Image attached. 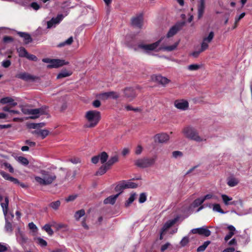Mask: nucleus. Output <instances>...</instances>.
<instances>
[{
    "label": "nucleus",
    "mask_w": 252,
    "mask_h": 252,
    "mask_svg": "<svg viewBox=\"0 0 252 252\" xmlns=\"http://www.w3.org/2000/svg\"><path fill=\"white\" fill-rule=\"evenodd\" d=\"M40 174L42 177L38 176L35 177V180L39 184L42 186H47L51 185L56 179V176L55 173L45 170H41Z\"/></svg>",
    "instance_id": "obj_1"
},
{
    "label": "nucleus",
    "mask_w": 252,
    "mask_h": 252,
    "mask_svg": "<svg viewBox=\"0 0 252 252\" xmlns=\"http://www.w3.org/2000/svg\"><path fill=\"white\" fill-rule=\"evenodd\" d=\"M86 118L89 124H86L87 127H94L98 123L101 119L100 113L96 110H91L86 112Z\"/></svg>",
    "instance_id": "obj_2"
},
{
    "label": "nucleus",
    "mask_w": 252,
    "mask_h": 252,
    "mask_svg": "<svg viewBox=\"0 0 252 252\" xmlns=\"http://www.w3.org/2000/svg\"><path fill=\"white\" fill-rule=\"evenodd\" d=\"M157 159V156H155L152 158L144 157L139 158L134 162V164L141 168H145L153 165Z\"/></svg>",
    "instance_id": "obj_3"
},
{
    "label": "nucleus",
    "mask_w": 252,
    "mask_h": 252,
    "mask_svg": "<svg viewBox=\"0 0 252 252\" xmlns=\"http://www.w3.org/2000/svg\"><path fill=\"white\" fill-rule=\"evenodd\" d=\"M184 135L188 138L197 142H200L203 139L199 136L197 130L193 127L188 126L184 128L182 131Z\"/></svg>",
    "instance_id": "obj_4"
},
{
    "label": "nucleus",
    "mask_w": 252,
    "mask_h": 252,
    "mask_svg": "<svg viewBox=\"0 0 252 252\" xmlns=\"http://www.w3.org/2000/svg\"><path fill=\"white\" fill-rule=\"evenodd\" d=\"M161 40L162 38H160L157 41L149 44L139 43L138 44L137 47L145 51L146 53H149L150 51L155 50L159 46Z\"/></svg>",
    "instance_id": "obj_5"
},
{
    "label": "nucleus",
    "mask_w": 252,
    "mask_h": 252,
    "mask_svg": "<svg viewBox=\"0 0 252 252\" xmlns=\"http://www.w3.org/2000/svg\"><path fill=\"white\" fill-rule=\"evenodd\" d=\"M124 97L128 101L133 100L137 96V94L135 88L133 87H127L124 90Z\"/></svg>",
    "instance_id": "obj_6"
},
{
    "label": "nucleus",
    "mask_w": 252,
    "mask_h": 252,
    "mask_svg": "<svg viewBox=\"0 0 252 252\" xmlns=\"http://www.w3.org/2000/svg\"><path fill=\"white\" fill-rule=\"evenodd\" d=\"M46 107H42L39 108L31 109L27 110V113L34 116L30 117L31 119H34L39 117L40 115L45 113Z\"/></svg>",
    "instance_id": "obj_7"
},
{
    "label": "nucleus",
    "mask_w": 252,
    "mask_h": 252,
    "mask_svg": "<svg viewBox=\"0 0 252 252\" xmlns=\"http://www.w3.org/2000/svg\"><path fill=\"white\" fill-rule=\"evenodd\" d=\"M131 24L134 27L138 29H141L143 26V16L142 14H139L138 15L131 18Z\"/></svg>",
    "instance_id": "obj_8"
},
{
    "label": "nucleus",
    "mask_w": 252,
    "mask_h": 252,
    "mask_svg": "<svg viewBox=\"0 0 252 252\" xmlns=\"http://www.w3.org/2000/svg\"><path fill=\"white\" fill-rule=\"evenodd\" d=\"M191 232L192 234H198L205 237H208L211 234V231L204 226L192 229Z\"/></svg>",
    "instance_id": "obj_9"
},
{
    "label": "nucleus",
    "mask_w": 252,
    "mask_h": 252,
    "mask_svg": "<svg viewBox=\"0 0 252 252\" xmlns=\"http://www.w3.org/2000/svg\"><path fill=\"white\" fill-rule=\"evenodd\" d=\"M184 23H180L175 24L169 30L167 34V37H171L176 34L178 31L181 30L182 27L184 26Z\"/></svg>",
    "instance_id": "obj_10"
},
{
    "label": "nucleus",
    "mask_w": 252,
    "mask_h": 252,
    "mask_svg": "<svg viewBox=\"0 0 252 252\" xmlns=\"http://www.w3.org/2000/svg\"><path fill=\"white\" fill-rule=\"evenodd\" d=\"M99 97L102 99H107L109 97L116 99L119 98V95L117 93L115 92L111 91L109 92L101 93L99 94Z\"/></svg>",
    "instance_id": "obj_11"
},
{
    "label": "nucleus",
    "mask_w": 252,
    "mask_h": 252,
    "mask_svg": "<svg viewBox=\"0 0 252 252\" xmlns=\"http://www.w3.org/2000/svg\"><path fill=\"white\" fill-rule=\"evenodd\" d=\"M16 78L21 79L25 81L30 80L34 81L36 79V77L32 75L27 72H21L16 75Z\"/></svg>",
    "instance_id": "obj_12"
},
{
    "label": "nucleus",
    "mask_w": 252,
    "mask_h": 252,
    "mask_svg": "<svg viewBox=\"0 0 252 252\" xmlns=\"http://www.w3.org/2000/svg\"><path fill=\"white\" fill-rule=\"evenodd\" d=\"M152 79L162 86H165L170 82L169 79L161 75H154L152 76Z\"/></svg>",
    "instance_id": "obj_13"
},
{
    "label": "nucleus",
    "mask_w": 252,
    "mask_h": 252,
    "mask_svg": "<svg viewBox=\"0 0 252 252\" xmlns=\"http://www.w3.org/2000/svg\"><path fill=\"white\" fill-rule=\"evenodd\" d=\"M68 63V62H65L63 60H60V59H53V62H52V64H50L48 65L47 67L49 68H58L59 67L62 66L63 65H66Z\"/></svg>",
    "instance_id": "obj_14"
},
{
    "label": "nucleus",
    "mask_w": 252,
    "mask_h": 252,
    "mask_svg": "<svg viewBox=\"0 0 252 252\" xmlns=\"http://www.w3.org/2000/svg\"><path fill=\"white\" fill-rule=\"evenodd\" d=\"M175 106L181 110H185L188 109L189 104L187 100H176L174 102Z\"/></svg>",
    "instance_id": "obj_15"
},
{
    "label": "nucleus",
    "mask_w": 252,
    "mask_h": 252,
    "mask_svg": "<svg viewBox=\"0 0 252 252\" xmlns=\"http://www.w3.org/2000/svg\"><path fill=\"white\" fill-rule=\"evenodd\" d=\"M3 197L0 194V203L1 208H2L3 213L4 215L7 214L9 204V199L8 196L4 197V202H2Z\"/></svg>",
    "instance_id": "obj_16"
},
{
    "label": "nucleus",
    "mask_w": 252,
    "mask_h": 252,
    "mask_svg": "<svg viewBox=\"0 0 252 252\" xmlns=\"http://www.w3.org/2000/svg\"><path fill=\"white\" fill-rule=\"evenodd\" d=\"M63 19V16L62 14L58 15L55 18H52L50 21L47 22V28L50 29L53 26L59 24Z\"/></svg>",
    "instance_id": "obj_17"
},
{
    "label": "nucleus",
    "mask_w": 252,
    "mask_h": 252,
    "mask_svg": "<svg viewBox=\"0 0 252 252\" xmlns=\"http://www.w3.org/2000/svg\"><path fill=\"white\" fill-rule=\"evenodd\" d=\"M17 34L21 37L24 39V43L25 44H29L32 42V38L31 35L25 32H17Z\"/></svg>",
    "instance_id": "obj_18"
},
{
    "label": "nucleus",
    "mask_w": 252,
    "mask_h": 252,
    "mask_svg": "<svg viewBox=\"0 0 252 252\" xmlns=\"http://www.w3.org/2000/svg\"><path fill=\"white\" fill-rule=\"evenodd\" d=\"M0 175L6 180L10 181L13 182L14 184H19V182L18 180L13 177L10 176V175L4 171L0 170Z\"/></svg>",
    "instance_id": "obj_19"
},
{
    "label": "nucleus",
    "mask_w": 252,
    "mask_h": 252,
    "mask_svg": "<svg viewBox=\"0 0 252 252\" xmlns=\"http://www.w3.org/2000/svg\"><path fill=\"white\" fill-rule=\"evenodd\" d=\"M169 136L166 133L158 134L155 136V141L159 143H164L168 141Z\"/></svg>",
    "instance_id": "obj_20"
},
{
    "label": "nucleus",
    "mask_w": 252,
    "mask_h": 252,
    "mask_svg": "<svg viewBox=\"0 0 252 252\" xmlns=\"http://www.w3.org/2000/svg\"><path fill=\"white\" fill-rule=\"evenodd\" d=\"M205 10V1L204 0H200V4L197 8V17L198 19H201L204 12Z\"/></svg>",
    "instance_id": "obj_21"
},
{
    "label": "nucleus",
    "mask_w": 252,
    "mask_h": 252,
    "mask_svg": "<svg viewBox=\"0 0 252 252\" xmlns=\"http://www.w3.org/2000/svg\"><path fill=\"white\" fill-rule=\"evenodd\" d=\"M0 103L2 104L9 103L11 107H14L17 105V103L14 102V99L10 97H5L2 98L0 100Z\"/></svg>",
    "instance_id": "obj_22"
},
{
    "label": "nucleus",
    "mask_w": 252,
    "mask_h": 252,
    "mask_svg": "<svg viewBox=\"0 0 252 252\" xmlns=\"http://www.w3.org/2000/svg\"><path fill=\"white\" fill-rule=\"evenodd\" d=\"M120 193H118L117 194L114 195H111L106 199H104L103 203L105 204H110L111 205H113L115 204L117 198L118 197Z\"/></svg>",
    "instance_id": "obj_23"
},
{
    "label": "nucleus",
    "mask_w": 252,
    "mask_h": 252,
    "mask_svg": "<svg viewBox=\"0 0 252 252\" xmlns=\"http://www.w3.org/2000/svg\"><path fill=\"white\" fill-rule=\"evenodd\" d=\"M177 221V219L175 218L166 221L161 228L162 232H164L170 227L172 226Z\"/></svg>",
    "instance_id": "obj_24"
},
{
    "label": "nucleus",
    "mask_w": 252,
    "mask_h": 252,
    "mask_svg": "<svg viewBox=\"0 0 252 252\" xmlns=\"http://www.w3.org/2000/svg\"><path fill=\"white\" fill-rule=\"evenodd\" d=\"M239 182V181L238 179L233 177H230L227 179V184L228 186L233 187L237 186Z\"/></svg>",
    "instance_id": "obj_25"
},
{
    "label": "nucleus",
    "mask_w": 252,
    "mask_h": 252,
    "mask_svg": "<svg viewBox=\"0 0 252 252\" xmlns=\"http://www.w3.org/2000/svg\"><path fill=\"white\" fill-rule=\"evenodd\" d=\"M119 160V158L117 155H115L111 157L107 162L105 164L110 168L115 163L118 162Z\"/></svg>",
    "instance_id": "obj_26"
},
{
    "label": "nucleus",
    "mask_w": 252,
    "mask_h": 252,
    "mask_svg": "<svg viewBox=\"0 0 252 252\" xmlns=\"http://www.w3.org/2000/svg\"><path fill=\"white\" fill-rule=\"evenodd\" d=\"M122 183L123 184L125 189H135L138 186L137 184L130 181L126 182L125 181H122Z\"/></svg>",
    "instance_id": "obj_27"
},
{
    "label": "nucleus",
    "mask_w": 252,
    "mask_h": 252,
    "mask_svg": "<svg viewBox=\"0 0 252 252\" xmlns=\"http://www.w3.org/2000/svg\"><path fill=\"white\" fill-rule=\"evenodd\" d=\"M109 169L110 168L104 164L100 167L98 171L96 172L95 175L97 176L102 175Z\"/></svg>",
    "instance_id": "obj_28"
},
{
    "label": "nucleus",
    "mask_w": 252,
    "mask_h": 252,
    "mask_svg": "<svg viewBox=\"0 0 252 252\" xmlns=\"http://www.w3.org/2000/svg\"><path fill=\"white\" fill-rule=\"evenodd\" d=\"M70 0H67L66 1L62 2L60 5V7L63 9L73 8L75 6V5H71V2Z\"/></svg>",
    "instance_id": "obj_29"
},
{
    "label": "nucleus",
    "mask_w": 252,
    "mask_h": 252,
    "mask_svg": "<svg viewBox=\"0 0 252 252\" xmlns=\"http://www.w3.org/2000/svg\"><path fill=\"white\" fill-rule=\"evenodd\" d=\"M17 52L19 54V56L21 58H26L28 54V51L26 50V49L23 47H21L17 49Z\"/></svg>",
    "instance_id": "obj_30"
},
{
    "label": "nucleus",
    "mask_w": 252,
    "mask_h": 252,
    "mask_svg": "<svg viewBox=\"0 0 252 252\" xmlns=\"http://www.w3.org/2000/svg\"><path fill=\"white\" fill-rule=\"evenodd\" d=\"M72 74V72L71 71L65 70L61 71L57 75V79H61L63 78H64L66 77H68L70 76Z\"/></svg>",
    "instance_id": "obj_31"
},
{
    "label": "nucleus",
    "mask_w": 252,
    "mask_h": 252,
    "mask_svg": "<svg viewBox=\"0 0 252 252\" xmlns=\"http://www.w3.org/2000/svg\"><path fill=\"white\" fill-rule=\"evenodd\" d=\"M98 156H99V159L101 163H105L107 162V160L108 158V155L105 152H103L100 153Z\"/></svg>",
    "instance_id": "obj_32"
},
{
    "label": "nucleus",
    "mask_w": 252,
    "mask_h": 252,
    "mask_svg": "<svg viewBox=\"0 0 252 252\" xmlns=\"http://www.w3.org/2000/svg\"><path fill=\"white\" fill-rule=\"evenodd\" d=\"M178 44H179V42H177L175 43L173 45H172L170 46H164V47H162L161 49H163V50L167 51H173L174 50H175L177 48Z\"/></svg>",
    "instance_id": "obj_33"
},
{
    "label": "nucleus",
    "mask_w": 252,
    "mask_h": 252,
    "mask_svg": "<svg viewBox=\"0 0 252 252\" xmlns=\"http://www.w3.org/2000/svg\"><path fill=\"white\" fill-rule=\"evenodd\" d=\"M221 198H222L223 202L225 204V205H228L229 204H231V205L234 204V203L233 202L229 203V201L232 200V198L231 197H229L227 195L222 194Z\"/></svg>",
    "instance_id": "obj_34"
},
{
    "label": "nucleus",
    "mask_w": 252,
    "mask_h": 252,
    "mask_svg": "<svg viewBox=\"0 0 252 252\" xmlns=\"http://www.w3.org/2000/svg\"><path fill=\"white\" fill-rule=\"evenodd\" d=\"M53 225H50L49 224H46L43 227V229L48 233L50 236H52L54 234L53 230L51 229V226Z\"/></svg>",
    "instance_id": "obj_35"
},
{
    "label": "nucleus",
    "mask_w": 252,
    "mask_h": 252,
    "mask_svg": "<svg viewBox=\"0 0 252 252\" xmlns=\"http://www.w3.org/2000/svg\"><path fill=\"white\" fill-rule=\"evenodd\" d=\"M61 205V201L60 200H57L56 201L51 202L49 206L52 208L54 210H57L59 208V207Z\"/></svg>",
    "instance_id": "obj_36"
},
{
    "label": "nucleus",
    "mask_w": 252,
    "mask_h": 252,
    "mask_svg": "<svg viewBox=\"0 0 252 252\" xmlns=\"http://www.w3.org/2000/svg\"><path fill=\"white\" fill-rule=\"evenodd\" d=\"M211 242L210 241H207L204 242V243L200 246L197 249V252H204L208 246L210 244Z\"/></svg>",
    "instance_id": "obj_37"
},
{
    "label": "nucleus",
    "mask_w": 252,
    "mask_h": 252,
    "mask_svg": "<svg viewBox=\"0 0 252 252\" xmlns=\"http://www.w3.org/2000/svg\"><path fill=\"white\" fill-rule=\"evenodd\" d=\"M73 37L72 36H71L69 38H68L67 40H66L65 41L60 43L58 45V47H62L63 46H64L66 45H71L72 44V43L73 42Z\"/></svg>",
    "instance_id": "obj_38"
},
{
    "label": "nucleus",
    "mask_w": 252,
    "mask_h": 252,
    "mask_svg": "<svg viewBox=\"0 0 252 252\" xmlns=\"http://www.w3.org/2000/svg\"><path fill=\"white\" fill-rule=\"evenodd\" d=\"M17 160L18 162H19L24 165H27L29 163L28 159L27 158L22 156H19L17 157Z\"/></svg>",
    "instance_id": "obj_39"
},
{
    "label": "nucleus",
    "mask_w": 252,
    "mask_h": 252,
    "mask_svg": "<svg viewBox=\"0 0 252 252\" xmlns=\"http://www.w3.org/2000/svg\"><path fill=\"white\" fill-rule=\"evenodd\" d=\"M85 212L84 209H81L76 212L74 217L75 219L78 220L80 218L85 215Z\"/></svg>",
    "instance_id": "obj_40"
},
{
    "label": "nucleus",
    "mask_w": 252,
    "mask_h": 252,
    "mask_svg": "<svg viewBox=\"0 0 252 252\" xmlns=\"http://www.w3.org/2000/svg\"><path fill=\"white\" fill-rule=\"evenodd\" d=\"M136 193H134L130 195L128 200L125 203L126 207H128L130 204H131L135 199Z\"/></svg>",
    "instance_id": "obj_41"
},
{
    "label": "nucleus",
    "mask_w": 252,
    "mask_h": 252,
    "mask_svg": "<svg viewBox=\"0 0 252 252\" xmlns=\"http://www.w3.org/2000/svg\"><path fill=\"white\" fill-rule=\"evenodd\" d=\"M5 229L6 232L12 233L13 231L12 225L11 222L6 220Z\"/></svg>",
    "instance_id": "obj_42"
},
{
    "label": "nucleus",
    "mask_w": 252,
    "mask_h": 252,
    "mask_svg": "<svg viewBox=\"0 0 252 252\" xmlns=\"http://www.w3.org/2000/svg\"><path fill=\"white\" fill-rule=\"evenodd\" d=\"M214 36V33L213 32H211L208 36L206 37H204L203 38V40L204 41L206 42L207 43H209L211 42L212 40L213 37Z\"/></svg>",
    "instance_id": "obj_43"
},
{
    "label": "nucleus",
    "mask_w": 252,
    "mask_h": 252,
    "mask_svg": "<svg viewBox=\"0 0 252 252\" xmlns=\"http://www.w3.org/2000/svg\"><path fill=\"white\" fill-rule=\"evenodd\" d=\"M204 202V201L202 198H198L193 201V206L194 207H198L199 206L201 205Z\"/></svg>",
    "instance_id": "obj_44"
},
{
    "label": "nucleus",
    "mask_w": 252,
    "mask_h": 252,
    "mask_svg": "<svg viewBox=\"0 0 252 252\" xmlns=\"http://www.w3.org/2000/svg\"><path fill=\"white\" fill-rule=\"evenodd\" d=\"M213 210L217 211L221 214H224V212L221 209L219 204H215L213 205Z\"/></svg>",
    "instance_id": "obj_45"
},
{
    "label": "nucleus",
    "mask_w": 252,
    "mask_h": 252,
    "mask_svg": "<svg viewBox=\"0 0 252 252\" xmlns=\"http://www.w3.org/2000/svg\"><path fill=\"white\" fill-rule=\"evenodd\" d=\"M200 68V65L197 64H192L188 66V69L191 71L197 70Z\"/></svg>",
    "instance_id": "obj_46"
},
{
    "label": "nucleus",
    "mask_w": 252,
    "mask_h": 252,
    "mask_svg": "<svg viewBox=\"0 0 252 252\" xmlns=\"http://www.w3.org/2000/svg\"><path fill=\"white\" fill-rule=\"evenodd\" d=\"M147 199V195L146 193L143 192L140 194V196L139 198V202L140 203H143L146 201Z\"/></svg>",
    "instance_id": "obj_47"
},
{
    "label": "nucleus",
    "mask_w": 252,
    "mask_h": 252,
    "mask_svg": "<svg viewBox=\"0 0 252 252\" xmlns=\"http://www.w3.org/2000/svg\"><path fill=\"white\" fill-rule=\"evenodd\" d=\"M37 243L41 247H46L47 245V242L43 239L38 237L37 238Z\"/></svg>",
    "instance_id": "obj_48"
},
{
    "label": "nucleus",
    "mask_w": 252,
    "mask_h": 252,
    "mask_svg": "<svg viewBox=\"0 0 252 252\" xmlns=\"http://www.w3.org/2000/svg\"><path fill=\"white\" fill-rule=\"evenodd\" d=\"M125 189L123 185V184L122 183V182H121L116 187H115V190L116 191H119L120 194L123 192V189Z\"/></svg>",
    "instance_id": "obj_49"
},
{
    "label": "nucleus",
    "mask_w": 252,
    "mask_h": 252,
    "mask_svg": "<svg viewBox=\"0 0 252 252\" xmlns=\"http://www.w3.org/2000/svg\"><path fill=\"white\" fill-rule=\"evenodd\" d=\"M189 242V239L188 237H184L180 242V245L182 247L186 246Z\"/></svg>",
    "instance_id": "obj_50"
},
{
    "label": "nucleus",
    "mask_w": 252,
    "mask_h": 252,
    "mask_svg": "<svg viewBox=\"0 0 252 252\" xmlns=\"http://www.w3.org/2000/svg\"><path fill=\"white\" fill-rule=\"evenodd\" d=\"M49 131L47 129H40V136L42 139H44L48 134Z\"/></svg>",
    "instance_id": "obj_51"
},
{
    "label": "nucleus",
    "mask_w": 252,
    "mask_h": 252,
    "mask_svg": "<svg viewBox=\"0 0 252 252\" xmlns=\"http://www.w3.org/2000/svg\"><path fill=\"white\" fill-rule=\"evenodd\" d=\"M2 165H3L6 168H7L10 173H12L14 172V171L13 168L9 163L6 162H4L2 164Z\"/></svg>",
    "instance_id": "obj_52"
},
{
    "label": "nucleus",
    "mask_w": 252,
    "mask_h": 252,
    "mask_svg": "<svg viewBox=\"0 0 252 252\" xmlns=\"http://www.w3.org/2000/svg\"><path fill=\"white\" fill-rule=\"evenodd\" d=\"M208 48V43H207L206 42L204 41V40H203L202 43H201V48L200 49V50H201V51L202 52H203L204 51H205L206 50H207Z\"/></svg>",
    "instance_id": "obj_53"
},
{
    "label": "nucleus",
    "mask_w": 252,
    "mask_h": 252,
    "mask_svg": "<svg viewBox=\"0 0 252 252\" xmlns=\"http://www.w3.org/2000/svg\"><path fill=\"white\" fill-rule=\"evenodd\" d=\"M172 156L174 158H177L178 157H181L183 156V153L182 152L179 151H174L172 153Z\"/></svg>",
    "instance_id": "obj_54"
},
{
    "label": "nucleus",
    "mask_w": 252,
    "mask_h": 252,
    "mask_svg": "<svg viewBox=\"0 0 252 252\" xmlns=\"http://www.w3.org/2000/svg\"><path fill=\"white\" fill-rule=\"evenodd\" d=\"M26 58L28 59L29 60L33 61H37V58L36 56L32 55V54H30L28 53L27 56L26 57Z\"/></svg>",
    "instance_id": "obj_55"
},
{
    "label": "nucleus",
    "mask_w": 252,
    "mask_h": 252,
    "mask_svg": "<svg viewBox=\"0 0 252 252\" xmlns=\"http://www.w3.org/2000/svg\"><path fill=\"white\" fill-rule=\"evenodd\" d=\"M13 40V37L8 36H4L3 38V41L4 43L12 42Z\"/></svg>",
    "instance_id": "obj_56"
},
{
    "label": "nucleus",
    "mask_w": 252,
    "mask_h": 252,
    "mask_svg": "<svg viewBox=\"0 0 252 252\" xmlns=\"http://www.w3.org/2000/svg\"><path fill=\"white\" fill-rule=\"evenodd\" d=\"M11 61L8 60L3 61L2 63V65L5 67L7 68L11 65Z\"/></svg>",
    "instance_id": "obj_57"
},
{
    "label": "nucleus",
    "mask_w": 252,
    "mask_h": 252,
    "mask_svg": "<svg viewBox=\"0 0 252 252\" xmlns=\"http://www.w3.org/2000/svg\"><path fill=\"white\" fill-rule=\"evenodd\" d=\"M29 227L30 229L32 230L33 232H35L37 228L36 226L34 224L33 222H30L29 223Z\"/></svg>",
    "instance_id": "obj_58"
},
{
    "label": "nucleus",
    "mask_w": 252,
    "mask_h": 252,
    "mask_svg": "<svg viewBox=\"0 0 252 252\" xmlns=\"http://www.w3.org/2000/svg\"><path fill=\"white\" fill-rule=\"evenodd\" d=\"M25 144H27L29 147H33L36 145V143L34 142L31 141L29 140H27L25 142Z\"/></svg>",
    "instance_id": "obj_59"
},
{
    "label": "nucleus",
    "mask_w": 252,
    "mask_h": 252,
    "mask_svg": "<svg viewBox=\"0 0 252 252\" xmlns=\"http://www.w3.org/2000/svg\"><path fill=\"white\" fill-rule=\"evenodd\" d=\"M31 6L35 10H37L40 8L39 5L36 2H33L31 4Z\"/></svg>",
    "instance_id": "obj_60"
},
{
    "label": "nucleus",
    "mask_w": 252,
    "mask_h": 252,
    "mask_svg": "<svg viewBox=\"0 0 252 252\" xmlns=\"http://www.w3.org/2000/svg\"><path fill=\"white\" fill-rule=\"evenodd\" d=\"M143 150V148L141 145H138L135 150V153L136 155H140L141 154Z\"/></svg>",
    "instance_id": "obj_61"
},
{
    "label": "nucleus",
    "mask_w": 252,
    "mask_h": 252,
    "mask_svg": "<svg viewBox=\"0 0 252 252\" xmlns=\"http://www.w3.org/2000/svg\"><path fill=\"white\" fill-rule=\"evenodd\" d=\"M234 235V232H229L224 237L225 241L227 242L229 240L233 235Z\"/></svg>",
    "instance_id": "obj_62"
},
{
    "label": "nucleus",
    "mask_w": 252,
    "mask_h": 252,
    "mask_svg": "<svg viewBox=\"0 0 252 252\" xmlns=\"http://www.w3.org/2000/svg\"><path fill=\"white\" fill-rule=\"evenodd\" d=\"M77 197V195H71L65 199L66 202L72 201L74 200Z\"/></svg>",
    "instance_id": "obj_63"
},
{
    "label": "nucleus",
    "mask_w": 252,
    "mask_h": 252,
    "mask_svg": "<svg viewBox=\"0 0 252 252\" xmlns=\"http://www.w3.org/2000/svg\"><path fill=\"white\" fill-rule=\"evenodd\" d=\"M99 160V156H98V155L92 157V159H91L92 162L94 164L97 163Z\"/></svg>",
    "instance_id": "obj_64"
}]
</instances>
